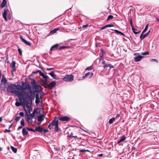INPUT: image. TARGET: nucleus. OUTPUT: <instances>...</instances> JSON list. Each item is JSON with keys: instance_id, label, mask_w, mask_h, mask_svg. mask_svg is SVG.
<instances>
[{"instance_id": "nucleus-1", "label": "nucleus", "mask_w": 159, "mask_h": 159, "mask_svg": "<svg viewBox=\"0 0 159 159\" xmlns=\"http://www.w3.org/2000/svg\"><path fill=\"white\" fill-rule=\"evenodd\" d=\"M18 85V84L16 85L15 84L12 83L9 84L7 85V90L10 93L17 95L20 101H21L22 99H24L23 95L24 94H23V92H20V89H18L17 88H19Z\"/></svg>"}, {"instance_id": "nucleus-2", "label": "nucleus", "mask_w": 159, "mask_h": 159, "mask_svg": "<svg viewBox=\"0 0 159 159\" xmlns=\"http://www.w3.org/2000/svg\"><path fill=\"white\" fill-rule=\"evenodd\" d=\"M18 86L19 88L17 89H20V90H21V92H23V91L26 90H30L32 89V87L29 84L23 81L21 82V85H19Z\"/></svg>"}, {"instance_id": "nucleus-3", "label": "nucleus", "mask_w": 159, "mask_h": 159, "mask_svg": "<svg viewBox=\"0 0 159 159\" xmlns=\"http://www.w3.org/2000/svg\"><path fill=\"white\" fill-rule=\"evenodd\" d=\"M29 90V92H24L23 91V93L24 94V95H26L27 98H28L30 101H32L34 98V95L35 93L36 92V91H34L32 89Z\"/></svg>"}, {"instance_id": "nucleus-4", "label": "nucleus", "mask_w": 159, "mask_h": 159, "mask_svg": "<svg viewBox=\"0 0 159 159\" xmlns=\"http://www.w3.org/2000/svg\"><path fill=\"white\" fill-rule=\"evenodd\" d=\"M57 123H58V120L57 119V117H55L54 118V120L49 124L48 126V128L51 129L53 126H55V124Z\"/></svg>"}, {"instance_id": "nucleus-5", "label": "nucleus", "mask_w": 159, "mask_h": 159, "mask_svg": "<svg viewBox=\"0 0 159 159\" xmlns=\"http://www.w3.org/2000/svg\"><path fill=\"white\" fill-rule=\"evenodd\" d=\"M73 78L74 76L73 75H67L63 78V80L66 81L71 82L73 80Z\"/></svg>"}, {"instance_id": "nucleus-6", "label": "nucleus", "mask_w": 159, "mask_h": 159, "mask_svg": "<svg viewBox=\"0 0 159 159\" xmlns=\"http://www.w3.org/2000/svg\"><path fill=\"white\" fill-rule=\"evenodd\" d=\"M56 84V82L55 81H53L50 83L49 84H48L45 88L48 89H52Z\"/></svg>"}, {"instance_id": "nucleus-7", "label": "nucleus", "mask_w": 159, "mask_h": 159, "mask_svg": "<svg viewBox=\"0 0 159 159\" xmlns=\"http://www.w3.org/2000/svg\"><path fill=\"white\" fill-rule=\"evenodd\" d=\"M150 32V30H149L147 33L143 34L144 33H143V32H142V34L140 36V39L141 41L144 38L147 37L149 35Z\"/></svg>"}, {"instance_id": "nucleus-8", "label": "nucleus", "mask_w": 159, "mask_h": 159, "mask_svg": "<svg viewBox=\"0 0 159 159\" xmlns=\"http://www.w3.org/2000/svg\"><path fill=\"white\" fill-rule=\"evenodd\" d=\"M59 119L62 121H68L70 120V118L67 116H64L59 117Z\"/></svg>"}, {"instance_id": "nucleus-9", "label": "nucleus", "mask_w": 159, "mask_h": 159, "mask_svg": "<svg viewBox=\"0 0 159 159\" xmlns=\"http://www.w3.org/2000/svg\"><path fill=\"white\" fill-rule=\"evenodd\" d=\"M67 136L71 139L74 138L75 140L77 139H81V137L78 136L77 135H73V132H71L70 134L69 135H68Z\"/></svg>"}, {"instance_id": "nucleus-10", "label": "nucleus", "mask_w": 159, "mask_h": 159, "mask_svg": "<svg viewBox=\"0 0 159 159\" xmlns=\"http://www.w3.org/2000/svg\"><path fill=\"white\" fill-rule=\"evenodd\" d=\"M20 39L26 45L30 46L31 45V43L30 42H28L24 39L21 36H20Z\"/></svg>"}, {"instance_id": "nucleus-11", "label": "nucleus", "mask_w": 159, "mask_h": 159, "mask_svg": "<svg viewBox=\"0 0 159 159\" xmlns=\"http://www.w3.org/2000/svg\"><path fill=\"white\" fill-rule=\"evenodd\" d=\"M8 11V10L7 9H4V12L2 13V16L4 18L5 21H7V11Z\"/></svg>"}, {"instance_id": "nucleus-12", "label": "nucleus", "mask_w": 159, "mask_h": 159, "mask_svg": "<svg viewBox=\"0 0 159 159\" xmlns=\"http://www.w3.org/2000/svg\"><path fill=\"white\" fill-rule=\"evenodd\" d=\"M89 75H90L89 78H91L93 76V73L92 72L90 73L89 72L86 73L83 76V79H85V78L88 77Z\"/></svg>"}, {"instance_id": "nucleus-13", "label": "nucleus", "mask_w": 159, "mask_h": 159, "mask_svg": "<svg viewBox=\"0 0 159 159\" xmlns=\"http://www.w3.org/2000/svg\"><path fill=\"white\" fill-rule=\"evenodd\" d=\"M144 57L141 55H139L134 58V60L135 62L140 61L141 59Z\"/></svg>"}, {"instance_id": "nucleus-14", "label": "nucleus", "mask_w": 159, "mask_h": 159, "mask_svg": "<svg viewBox=\"0 0 159 159\" xmlns=\"http://www.w3.org/2000/svg\"><path fill=\"white\" fill-rule=\"evenodd\" d=\"M35 132L37 131L41 133H42L43 131V128L40 126L36 127L35 128Z\"/></svg>"}, {"instance_id": "nucleus-15", "label": "nucleus", "mask_w": 159, "mask_h": 159, "mask_svg": "<svg viewBox=\"0 0 159 159\" xmlns=\"http://www.w3.org/2000/svg\"><path fill=\"white\" fill-rule=\"evenodd\" d=\"M47 79H41V81H42V84L41 85L43 86L44 88H45V87H46L47 85L48 84V83H47Z\"/></svg>"}, {"instance_id": "nucleus-16", "label": "nucleus", "mask_w": 159, "mask_h": 159, "mask_svg": "<svg viewBox=\"0 0 159 159\" xmlns=\"http://www.w3.org/2000/svg\"><path fill=\"white\" fill-rule=\"evenodd\" d=\"M58 45L59 44H56L53 45L51 47L50 50L53 51L58 49Z\"/></svg>"}, {"instance_id": "nucleus-17", "label": "nucleus", "mask_w": 159, "mask_h": 159, "mask_svg": "<svg viewBox=\"0 0 159 159\" xmlns=\"http://www.w3.org/2000/svg\"><path fill=\"white\" fill-rule=\"evenodd\" d=\"M44 117V116L43 114H41L39 116H38L37 120L39 122H42L43 119V118Z\"/></svg>"}, {"instance_id": "nucleus-18", "label": "nucleus", "mask_w": 159, "mask_h": 159, "mask_svg": "<svg viewBox=\"0 0 159 159\" xmlns=\"http://www.w3.org/2000/svg\"><path fill=\"white\" fill-rule=\"evenodd\" d=\"M103 67L104 69H106L107 67H109L110 69H111V68H114V67L113 66L111 65V64H107L105 65H104Z\"/></svg>"}, {"instance_id": "nucleus-19", "label": "nucleus", "mask_w": 159, "mask_h": 159, "mask_svg": "<svg viewBox=\"0 0 159 159\" xmlns=\"http://www.w3.org/2000/svg\"><path fill=\"white\" fill-rule=\"evenodd\" d=\"M7 80L5 76L4 75H2V78L1 80V82L3 83L4 84H6L7 83Z\"/></svg>"}, {"instance_id": "nucleus-20", "label": "nucleus", "mask_w": 159, "mask_h": 159, "mask_svg": "<svg viewBox=\"0 0 159 159\" xmlns=\"http://www.w3.org/2000/svg\"><path fill=\"white\" fill-rule=\"evenodd\" d=\"M126 137L125 136L123 135L122 136L119 140L118 142L117 143V144H119L120 143L124 141L126 139Z\"/></svg>"}, {"instance_id": "nucleus-21", "label": "nucleus", "mask_w": 159, "mask_h": 159, "mask_svg": "<svg viewBox=\"0 0 159 159\" xmlns=\"http://www.w3.org/2000/svg\"><path fill=\"white\" fill-rule=\"evenodd\" d=\"M26 120L27 121H30L31 123H32V117L30 115H27V116H25Z\"/></svg>"}, {"instance_id": "nucleus-22", "label": "nucleus", "mask_w": 159, "mask_h": 159, "mask_svg": "<svg viewBox=\"0 0 159 159\" xmlns=\"http://www.w3.org/2000/svg\"><path fill=\"white\" fill-rule=\"evenodd\" d=\"M112 30L115 31V32L117 33L118 34H120L121 35L123 36L124 37H125V35L122 32L119 31V30Z\"/></svg>"}, {"instance_id": "nucleus-23", "label": "nucleus", "mask_w": 159, "mask_h": 159, "mask_svg": "<svg viewBox=\"0 0 159 159\" xmlns=\"http://www.w3.org/2000/svg\"><path fill=\"white\" fill-rule=\"evenodd\" d=\"M23 101L24 104L25 105H26V107H29V103L28 101L27 100H25L24 98V99H22L21 100V101H20V102H21V101Z\"/></svg>"}, {"instance_id": "nucleus-24", "label": "nucleus", "mask_w": 159, "mask_h": 159, "mask_svg": "<svg viewBox=\"0 0 159 159\" xmlns=\"http://www.w3.org/2000/svg\"><path fill=\"white\" fill-rule=\"evenodd\" d=\"M48 74L50 75L54 79H57L56 78L57 76L55 74L54 70L52 71L51 73H49Z\"/></svg>"}, {"instance_id": "nucleus-25", "label": "nucleus", "mask_w": 159, "mask_h": 159, "mask_svg": "<svg viewBox=\"0 0 159 159\" xmlns=\"http://www.w3.org/2000/svg\"><path fill=\"white\" fill-rule=\"evenodd\" d=\"M59 28H57L54 29V30L50 31V33L51 34H54L56 32L59 30Z\"/></svg>"}, {"instance_id": "nucleus-26", "label": "nucleus", "mask_w": 159, "mask_h": 159, "mask_svg": "<svg viewBox=\"0 0 159 159\" xmlns=\"http://www.w3.org/2000/svg\"><path fill=\"white\" fill-rule=\"evenodd\" d=\"M39 75L43 77V78L44 79H48V76L45 75L41 71H40Z\"/></svg>"}, {"instance_id": "nucleus-27", "label": "nucleus", "mask_w": 159, "mask_h": 159, "mask_svg": "<svg viewBox=\"0 0 159 159\" xmlns=\"http://www.w3.org/2000/svg\"><path fill=\"white\" fill-rule=\"evenodd\" d=\"M28 132L26 130L25 128H23L22 129V133L24 136H26L28 134Z\"/></svg>"}, {"instance_id": "nucleus-28", "label": "nucleus", "mask_w": 159, "mask_h": 159, "mask_svg": "<svg viewBox=\"0 0 159 159\" xmlns=\"http://www.w3.org/2000/svg\"><path fill=\"white\" fill-rule=\"evenodd\" d=\"M131 28H132V31H133L134 33L135 34H139V33H140L141 32V31H138V32H136L135 31L136 30H137L135 29L134 28V27H132Z\"/></svg>"}, {"instance_id": "nucleus-29", "label": "nucleus", "mask_w": 159, "mask_h": 159, "mask_svg": "<svg viewBox=\"0 0 159 159\" xmlns=\"http://www.w3.org/2000/svg\"><path fill=\"white\" fill-rule=\"evenodd\" d=\"M7 3L6 0H3L2 2L1 5V7L2 8H3L4 7Z\"/></svg>"}, {"instance_id": "nucleus-30", "label": "nucleus", "mask_w": 159, "mask_h": 159, "mask_svg": "<svg viewBox=\"0 0 159 159\" xmlns=\"http://www.w3.org/2000/svg\"><path fill=\"white\" fill-rule=\"evenodd\" d=\"M58 123H57L55 124V126L54 131L58 132L59 130V128L58 126Z\"/></svg>"}, {"instance_id": "nucleus-31", "label": "nucleus", "mask_w": 159, "mask_h": 159, "mask_svg": "<svg viewBox=\"0 0 159 159\" xmlns=\"http://www.w3.org/2000/svg\"><path fill=\"white\" fill-rule=\"evenodd\" d=\"M16 63L15 61H12V63L10 64V66L11 68H14L15 67V65Z\"/></svg>"}, {"instance_id": "nucleus-32", "label": "nucleus", "mask_w": 159, "mask_h": 159, "mask_svg": "<svg viewBox=\"0 0 159 159\" xmlns=\"http://www.w3.org/2000/svg\"><path fill=\"white\" fill-rule=\"evenodd\" d=\"M69 48H70V47H69V46H63L60 47L59 48H58V49L59 50H60L63 49Z\"/></svg>"}, {"instance_id": "nucleus-33", "label": "nucleus", "mask_w": 159, "mask_h": 159, "mask_svg": "<svg viewBox=\"0 0 159 159\" xmlns=\"http://www.w3.org/2000/svg\"><path fill=\"white\" fill-rule=\"evenodd\" d=\"M37 112L36 109H34V111L30 115V116L32 117H33L34 116V114Z\"/></svg>"}, {"instance_id": "nucleus-34", "label": "nucleus", "mask_w": 159, "mask_h": 159, "mask_svg": "<svg viewBox=\"0 0 159 159\" xmlns=\"http://www.w3.org/2000/svg\"><path fill=\"white\" fill-rule=\"evenodd\" d=\"M115 119L116 118L114 117L110 119L109 121V123L111 124H112L114 121H115Z\"/></svg>"}, {"instance_id": "nucleus-35", "label": "nucleus", "mask_w": 159, "mask_h": 159, "mask_svg": "<svg viewBox=\"0 0 159 159\" xmlns=\"http://www.w3.org/2000/svg\"><path fill=\"white\" fill-rule=\"evenodd\" d=\"M11 149L12 151L14 153H16L17 151V149L15 148H14L13 146H11Z\"/></svg>"}, {"instance_id": "nucleus-36", "label": "nucleus", "mask_w": 159, "mask_h": 159, "mask_svg": "<svg viewBox=\"0 0 159 159\" xmlns=\"http://www.w3.org/2000/svg\"><path fill=\"white\" fill-rule=\"evenodd\" d=\"M22 105V103L20 102H17L15 103V105L16 107H19L20 106H21Z\"/></svg>"}, {"instance_id": "nucleus-37", "label": "nucleus", "mask_w": 159, "mask_h": 159, "mask_svg": "<svg viewBox=\"0 0 159 159\" xmlns=\"http://www.w3.org/2000/svg\"><path fill=\"white\" fill-rule=\"evenodd\" d=\"M30 83L33 87L34 86V85H36V83L35 80H33V81H31Z\"/></svg>"}, {"instance_id": "nucleus-38", "label": "nucleus", "mask_w": 159, "mask_h": 159, "mask_svg": "<svg viewBox=\"0 0 159 159\" xmlns=\"http://www.w3.org/2000/svg\"><path fill=\"white\" fill-rule=\"evenodd\" d=\"M26 129L29 131H31L32 132H35V129H33L32 128H29L28 127H26Z\"/></svg>"}, {"instance_id": "nucleus-39", "label": "nucleus", "mask_w": 159, "mask_h": 159, "mask_svg": "<svg viewBox=\"0 0 159 159\" xmlns=\"http://www.w3.org/2000/svg\"><path fill=\"white\" fill-rule=\"evenodd\" d=\"M113 16L111 15H110L108 16L107 18V20L108 21L112 19H113Z\"/></svg>"}, {"instance_id": "nucleus-40", "label": "nucleus", "mask_w": 159, "mask_h": 159, "mask_svg": "<svg viewBox=\"0 0 159 159\" xmlns=\"http://www.w3.org/2000/svg\"><path fill=\"white\" fill-rule=\"evenodd\" d=\"M71 130H73V131L72 132H73V135H77L76 132H77V130H76V129H71Z\"/></svg>"}, {"instance_id": "nucleus-41", "label": "nucleus", "mask_w": 159, "mask_h": 159, "mask_svg": "<svg viewBox=\"0 0 159 159\" xmlns=\"http://www.w3.org/2000/svg\"><path fill=\"white\" fill-rule=\"evenodd\" d=\"M149 52L148 51L145 52H142L141 53V54L143 55H146L149 54Z\"/></svg>"}, {"instance_id": "nucleus-42", "label": "nucleus", "mask_w": 159, "mask_h": 159, "mask_svg": "<svg viewBox=\"0 0 159 159\" xmlns=\"http://www.w3.org/2000/svg\"><path fill=\"white\" fill-rule=\"evenodd\" d=\"M20 124H21V126H25L24 121V120L23 119H22V120H21Z\"/></svg>"}, {"instance_id": "nucleus-43", "label": "nucleus", "mask_w": 159, "mask_h": 159, "mask_svg": "<svg viewBox=\"0 0 159 159\" xmlns=\"http://www.w3.org/2000/svg\"><path fill=\"white\" fill-rule=\"evenodd\" d=\"M148 24H147L145 26L144 29L143 31V33H144L148 30Z\"/></svg>"}, {"instance_id": "nucleus-44", "label": "nucleus", "mask_w": 159, "mask_h": 159, "mask_svg": "<svg viewBox=\"0 0 159 159\" xmlns=\"http://www.w3.org/2000/svg\"><path fill=\"white\" fill-rule=\"evenodd\" d=\"M18 50L19 52L20 55H21L22 54V51L21 49L19 48L18 46Z\"/></svg>"}, {"instance_id": "nucleus-45", "label": "nucleus", "mask_w": 159, "mask_h": 159, "mask_svg": "<svg viewBox=\"0 0 159 159\" xmlns=\"http://www.w3.org/2000/svg\"><path fill=\"white\" fill-rule=\"evenodd\" d=\"M93 65H92V66H89V67L87 68L86 69H85V70H91L93 68Z\"/></svg>"}, {"instance_id": "nucleus-46", "label": "nucleus", "mask_w": 159, "mask_h": 159, "mask_svg": "<svg viewBox=\"0 0 159 159\" xmlns=\"http://www.w3.org/2000/svg\"><path fill=\"white\" fill-rule=\"evenodd\" d=\"M20 116H17L14 120V121L15 122H17V121H18L20 120Z\"/></svg>"}, {"instance_id": "nucleus-47", "label": "nucleus", "mask_w": 159, "mask_h": 159, "mask_svg": "<svg viewBox=\"0 0 159 159\" xmlns=\"http://www.w3.org/2000/svg\"><path fill=\"white\" fill-rule=\"evenodd\" d=\"M114 25L113 24H108L105 25L106 28L110 27H113Z\"/></svg>"}, {"instance_id": "nucleus-48", "label": "nucleus", "mask_w": 159, "mask_h": 159, "mask_svg": "<svg viewBox=\"0 0 159 159\" xmlns=\"http://www.w3.org/2000/svg\"><path fill=\"white\" fill-rule=\"evenodd\" d=\"M40 85L39 84H38V85H37L36 84V85H34V86H33V89L32 90H33V89L34 88H35V89H37L38 87H40Z\"/></svg>"}, {"instance_id": "nucleus-49", "label": "nucleus", "mask_w": 159, "mask_h": 159, "mask_svg": "<svg viewBox=\"0 0 159 159\" xmlns=\"http://www.w3.org/2000/svg\"><path fill=\"white\" fill-rule=\"evenodd\" d=\"M89 26V24H86V25H83L82 26V29H83V28L88 27Z\"/></svg>"}, {"instance_id": "nucleus-50", "label": "nucleus", "mask_w": 159, "mask_h": 159, "mask_svg": "<svg viewBox=\"0 0 159 159\" xmlns=\"http://www.w3.org/2000/svg\"><path fill=\"white\" fill-rule=\"evenodd\" d=\"M101 52L102 53V55H103L104 54H105L106 52L104 51L102 49H101Z\"/></svg>"}, {"instance_id": "nucleus-51", "label": "nucleus", "mask_w": 159, "mask_h": 159, "mask_svg": "<svg viewBox=\"0 0 159 159\" xmlns=\"http://www.w3.org/2000/svg\"><path fill=\"white\" fill-rule=\"evenodd\" d=\"M40 71H41L40 70H37V71H34V72H33L32 73V74H35L37 73H39L40 74Z\"/></svg>"}, {"instance_id": "nucleus-52", "label": "nucleus", "mask_w": 159, "mask_h": 159, "mask_svg": "<svg viewBox=\"0 0 159 159\" xmlns=\"http://www.w3.org/2000/svg\"><path fill=\"white\" fill-rule=\"evenodd\" d=\"M129 21V23H130V24L131 26V28L132 27H133L134 26L133 25V21H132V19H130Z\"/></svg>"}, {"instance_id": "nucleus-53", "label": "nucleus", "mask_w": 159, "mask_h": 159, "mask_svg": "<svg viewBox=\"0 0 159 159\" xmlns=\"http://www.w3.org/2000/svg\"><path fill=\"white\" fill-rule=\"evenodd\" d=\"M12 70H11V72L12 73V75H13V72L14 71H16V69L15 68H15H11Z\"/></svg>"}, {"instance_id": "nucleus-54", "label": "nucleus", "mask_w": 159, "mask_h": 159, "mask_svg": "<svg viewBox=\"0 0 159 159\" xmlns=\"http://www.w3.org/2000/svg\"><path fill=\"white\" fill-rule=\"evenodd\" d=\"M39 102H40V100L39 99V98L37 99H36L35 103L36 104H38V103H39Z\"/></svg>"}, {"instance_id": "nucleus-55", "label": "nucleus", "mask_w": 159, "mask_h": 159, "mask_svg": "<svg viewBox=\"0 0 159 159\" xmlns=\"http://www.w3.org/2000/svg\"><path fill=\"white\" fill-rule=\"evenodd\" d=\"M19 115L23 117L24 116V113L23 112H21L19 113Z\"/></svg>"}, {"instance_id": "nucleus-56", "label": "nucleus", "mask_w": 159, "mask_h": 159, "mask_svg": "<svg viewBox=\"0 0 159 159\" xmlns=\"http://www.w3.org/2000/svg\"><path fill=\"white\" fill-rule=\"evenodd\" d=\"M151 61H155L157 63L158 62V61L156 59H151Z\"/></svg>"}, {"instance_id": "nucleus-57", "label": "nucleus", "mask_w": 159, "mask_h": 159, "mask_svg": "<svg viewBox=\"0 0 159 159\" xmlns=\"http://www.w3.org/2000/svg\"><path fill=\"white\" fill-rule=\"evenodd\" d=\"M43 131L44 132V133H47L48 132V130L47 129H43Z\"/></svg>"}, {"instance_id": "nucleus-58", "label": "nucleus", "mask_w": 159, "mask_h": 159, "mask_svg": "<svg viewBox=\"0 0 159 159\" xmlns=\"http://www.w3.org/2000/svg\"><path fill=\"white\" fill-rule=\"evenodd\" d=\"M39 94H37L35 95V98L36 99H39Z\"/></svg>"}, {"instance_id": "nucleus-59", "label": "nucleus", "mask_w": 159, "mask_h": 159, "mask_svg": "<svg viewBox=\"0 0 159 159\" xmlns=\"http://www.w3.org/2000/svg\"><path fill=\"white\" fill-rule=\"evenodd\" d=\"M106 27L105 26V25L102 27V28H101V29H100V30H102L104 29H105V28H106Z\"/></svg>"}, {"instance_id": "nucleus-60", "label": "nucleus", "mask_w": 159, "mask_h": 159, "mask_svg": "<svg viewBox=\"0 0 159 159\" xmlns=\"http://www.w3.org/2000/svg\"><path fill=\"white\" fill-rule=\"evenodd\" d=\"M23 126H21V125H20V126H19L17 128V130H19V129H21L22 128V127Z\"/></svg>"}, {"instance_id": "nucleus-61", "label": "nucleus", "mask_w": 159, "mask_h": 159, "mask_svg": "<svg viewBox=\"0 0 159 159\" xmlns=\"http://www.w3.org/2000/svg\"><path fill=\"white\" fill-rule=\"evenodd\" d=\"M10 130H7V129H5V130H4V132L5 133H6V132H10Z\"/></svg>"}, {"instance_id": "nucleus-62", "label": "nucleus", "mask_w": 159, "mask_h": 159, "mask_svg": "<svg viewBox=\"0 0 159 159\" xmlns=\"http://www.w3.org/2000/svg\"><path fill=\"white\" fill-rule=\"evenodd\" d=\"M102 64L104 65L107 64V63L105 62V61L104 60L102 62Z\"/></svg>"}, {"instance_id": "nucleus-63", "label": "nucleus", "mask_w": 159, "mask_h": 159, "mask_svg": "<svg viewBox=\"0 0 159 159\" xmlns=\"http://www.w3.org/2000/svg\"><path fill=\"white\" fill-rule=\"evenodd\" d=\"M98 156L99 157H102L103 156V154H100L98 155Z\"/></svg>"}, {"instance_id": "nucleus-64", "label": "nucleus", "mask_w": 159, "mask_h": 159, "mask_svg": "<svg viewBox=\"0 0 159 159\" xmlns=\"http://www.w3.org/2000/svg\"><path fill=\"white\" fill-rule=\"evenodd\" d=\"M120 115L119 114H117V115H116V117L115 118H118L119 117H120Z\"/></svg>"}]
</instances>
